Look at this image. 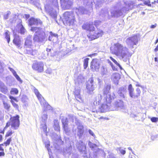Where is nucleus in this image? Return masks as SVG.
Instances as JSON below:
<instances>
[{"mask_svg":"<svg viewBox=\"0 0 158 158\" xmlns=\"http://www.w3.org/2000/svg\"><path fill=\"white\" fill-rule=\"evenodd\" d=\"M111 51L112 54L125 62L129 59L132 54L127 47L119 43L114 44Z\"/></svg>","mask_w":158,"mask_h":158,"instance_id":"1","label":"nucleus"},{"mask_svg":"<svg viewBox=\"0 0 158 158\" xmlns=\"http://www.w3.org/2000/svg\"><path fill=\"white\" fill-rule=\"evenodd\" d=\"M82 28L89 31V33L87 35L89 38L90 40H93L101 36L103 34L102 31L100 30L97 29L95 30V28L92 24L86 23L83 25Z\"/></svg>","mask_w":158,"mask_h":158,"instance_id":"2","label":"nucleus"},{"mask_svg":"<svg viewBox=\"0 0 158 158\" xmlns=\"http://www.w3.org/2000/svg\"><path fill=\"white\" fill-rule=\"evenodd\" d=\"M126 7H124L121 9L111 10L110 11L111 15H110L108 10L104 9L102 10L100 12V15L110 19L111 17H118L122 16L124 13H126L127 11Z\"/></svg>","mask_w":158,"mask_h":158,"instance_id":"3","label":"nucleus"},{"mask_svg":"<svg viewBox=\"0 0 158 158\" xmlns=\"http://www.w3.org/2000/svg\"><path fill=\"white\" fill-rule=\"evenodd\" d=\"M75 18L72 13L67 11L64 13L63 22L65 25L73 26L75 25Z\"/></svg>","mask_w":158,"mask_h":158,"instance_id":"4","label":"nucleus"},{"mask_svg":"<svg viewBox=\"0 0 158 158\" xmlns=\"http://www.w3.org/2000/svg\"><path fill=\"white\" fill-rule=\"evenodd\" d=\"M114 99L113 96L110 94H108L106 96V98H105L103 101V103L99 107V111L101 112L109 110V106L110 103L112 102V100Z\"/></svg>","mask_w":158,"mask_h":158,"instance_id":"5","label":"nucleus"},{"mask_svg":"<svg viewBox=\"0 0 158 158\" xmlns=\"http://www.w3.org/2000/svg\"><path fill=\"white\" fill-rule=\"evenodd\" d=\"M88 145L94 152L93 156L94 158H97V156L99 155V153H102L105 156L106 154L104 151L102 149H99L98 147V145L97 144L93 143L90 141H89Z\"/></svg>","mask_w":158,"mask_h":158,"instance_id":"6","label":"nucleus"},{"mask_svg":"<svg viewBox=\"0 0 158 158\" xmlns=\"http://www.w3.org/2000/svg\"><path fill=\"white\" fill-rule=\"evenodd\" d=\"M96 85L92 78H89L86 83V88L87 90V93L92 94L94 90Z\"/></svg>","mask_w":158,"mask_h":158,"instance_id":"7","label":"nucleus"},{"mask_svg":"<svg viewBox=\"0 0 158 158\" xmlns=\"http://www.w3.org/2000/svg\"><path fill=\"white\" fill-rule=\"evenodd\" d=\"M70 119H71L73 122V120L75 119V123L77 126V129L78 131L77 133L78 135L80 137H81L83 135L84 133V127L82 125V123H81L80 121L76 118L75 117L73 116H70Z\"/></svg>","mask_w":158,"mask_h":158,"instance_id":"8","label":"nucleus"},{"mask_svg":"<svg viewBox=\"0 0 158 158\" xmlns=\"http://www.w3.org/2000/svg\"><path fill=\"white\" fill-rule=\"evenodd\" d=\"M55 6L54 8L48 9L47 6L45 7V10L47 13L52 18H55L57 17V11L58 10V3L55 1Z\"/></svg>","mask_w":158,"mask_h":158,"instance_id":"9","label":"nucleus"},{"mask_svg":"<svg viewBox=\"0 0 158 158\" xmlns=\"http://www.w3.org/2000/svg\"><path fill=\"white\" fill-rule=\"evenodd\" d=\"M128 90L130 96L132 98H136L139 97L141 93V91L139 88H137L135 92L134 93V89L132 87L131 84H130L128 86Z\"/></svg>","mask_w":158,"mask_h":158,"instance_id":"10","label":"nucleus"},{"mask_svg":"<svg viewBox=\"0 0 158 158\" xmlns=\"http://www.w3.org/2000/svg\"><path fill=\"white\" fill-rule=\"evenodd\" d=\"M138 42V38L136 35L129 37L126 40V44L131 48H133L134 45H137Z\"/></svg>","mask_w":158,"mask_h":158,"instance_id":"11","label":"nucleus"},{"mask_svg":"<svg viewBox=\"0 0 158 158\" xmlns=\"http://www.w3.org/2000/svg\"><path fill=\"white\" fill-rule=\"evenodd\" d=\"M34 92L40 101L41 105L42 106H43L44 107H47V108L49 106L48 105V103L44 99L42 95L40 94L39 91L37 89H34Z\"/></svg>","mask_w":158,"mask_h":158,"instance_id":"12","label":"nucleus"},{"mask_svg":"<svg viewBox=\"0 0 158 158\" xmlns=\"http://www.w3.org/2000/svg\"><path fill=\"white\" fill-rule=\"evenodd\" d=\"M44 64L42 62H36L32 65V69L38 72H42L44 71Z\"/></svg>","mask_w":158,"mask_h":158,"instance_id":"13","label":"nucleus"},{"mask_svg":"<svg viewBox=\"0 0 158 158\" xmlns=\"http://www.w3.org/2000/svg\"><path fill=\"white\" fill-rule=\"evenodd\" d=\"M19 116L18 115L11 118V127L15 129H17L19 126Z\"/></svg>","mask_w":158,"mask_h":158,"instance_id":"14","label":"nucleus"},{"mask_svg":"<svg viewBox=\"0 0 158 158\" xmlns=\"http://www.w3.org/2000/svg\"><path fill=\"white\" fill-rule=\"evenodd\" d=\"M100 62L96 59H93L91 63V68L93 70L97 71L100 67Z\"/></svg>","mask_w":158,"mask_h":158,"instance_id":"15","label":"nucleus"},{"mask_svg":"<svg viewBox=\"0 0 158 158\" xmlns=\"http://www.w3.org/2000/svg\"><path fill=\"white\" fill-rule=\"evenodd\" d=\"M30 30L32 31L35 32V34L40 36L43 35L46 37L45 32L43 31L42 29L40 27H31Z\"/></svg>","mask_w":158,"mask_h":158,"instance_id":"16","label":"nucleus"},{"mask_svg":"<svg viewBox=\"0 0 158 158\" xmlns=\"http://www.w3.org/2000/svg\"><path fill=\"white\" fill-rule=\"evenodd\" d=\"M85 81L84 78L82 75H79L75 79V85L82 87L83 83Z\"/></svg>","mask_w":158,"mask_h":158,"instance_id":"17","label":"nucleus"},{"mask_svg":"<svg viewBox=\"0 0 158 158\" xmlns=\"http://www.w3.org/2000/svg\"><path fill=\"white\" fill-rule=\"evenodd\" d=\"M81 87H82L76 86V85L75 86V91H74L75 97L77 100L78 101L81 100L82 99L81 97L80 94L81 89Z\"/></svg>","mask_w":158,"mask_h":158,"instance_id":"18","label":"nucleus"},{"mask_svg":"<svg viewBox=\"0 0 158 158\" xmlns=\"http://www.w3.org/2000/svg\"><path fill=\"white\" fill-rule=\"evenodd\" d=\"M76 146L80 152H83L85 154L86 153L85 151L86 147L85 144L82 141H79L77 142L76 143Z\"/></svg>","mask_w":158,"mask_h":158,"instance_id":"19","label":"nucleus"},{"mask_svg":"<svg viewBox=\"0 0 158 158\" xmlns=\"http://www.w3.org/2000/svg\"><path fill=\"white\" fill-rule=\"evenodd\" d=\"M42 22L39 19H36L34 18H30L29 20V25L30 26L32 25H41Z\"/></svg>","mask_w":158,"mask_h":158,"instance_id":"20","label":"nucleus"},{"mask_svg":"<svg viewBox=\"0 0 158 158\" xmlns=\"http://www.w3.org/2000/svg\"><path fill=\"white\" fill-rule=\"evenodd\" d=\"M14 34V38L13 40V43L18 48H21L22 47V44L19 35L16 34Z\"/></svg>","mask_w":158,"mask_h":158,"instance_id":"21","label":"nucleus"},{"mask_svg":"<svg viewBox=\"0 0 158 158\" xmlns=\"http://www.w3.org/2000/svg\"><path fill=\"white\" fill-rule=\"evenodd\" d=\"M120 78V75L118 73H115L113 74L111 77V80L116 85L118 84L119 80Z\"/></svg>","mask_w":158,"mask_h":158,"instance_id":"22","label":"nucleus"},{"mask_svg":"<svg viewBox=\"0 0 158 158\" xmlns=\"http://www.w3.org/2000/svg\"><path fill=\"white\" fill-rule=\"evenodd\" d=\"M32 36L29 35L28 36L26 40L24 46L26 48H31L32 47Z\"/></svg>","mask_w":158,"mask_h":158,"instance_id":"23","label":"nucleus"},{"mask_svg":"<svg viewBox=\"0 0 158 158\" xmlns=\"http://www.w3.org/2000/svg\"><path fill=\"white\" fill-rule=\"evenodd\" d=\"M46 37L44 36H40L35 34L33 40L34 41L43 42L46 40Z\"/></svg>","mask_w":158,"mask_h":158,"instance_id":"24","label":"nucleus"},{"mask_svg":"<svg viewBox=\"0 0 158 158\" xmlns=\"http://www.w3.org/2000/svg\"><path fill=\"white\" fill-rule=\"evenodd\" d=\"M127 91L126 88L122 87L119 89L118 93L121 97L124 98L125 94H126Z\"/></svg>","mask_w":158,"mask_h":158,"instance_id":"25","label":"nucleus"},{"mask_svg":"<svg viewBox=\"0 0 158 158\" xmlns=\"http://www.w3.org/2000/svg\"><path fill=\"white\" fill-rule=\"evenodd\" d=\"M75 12L77 15L86 14L87 13V11L84 8L81 6L78 8H76L75 10Z\"/></svg>","mask_w":158,"mask_h":158,"instance_id":"26","label":"nucleus"},{"mask_svg":"<svg viewBox=\"0 0 158 158\" xmlns=\"http://www.w3.org/2000/svg\"><path fill=\"white\" fill-rule=\"evenodd\" d=\"M110 85H108L105 86L104 88L103 89V93L105 94L106 95V96L105 95V98H106V96L108 95V94H110L111 95L113 96V94H112V95H111V94H109L110 89Z\"/></svg>","mask_w":158,"mask_h":158,"instance_id":"27","label":"nucleus"},{"mask_svg":"<svg viewBox=\"0 0 158 158\" xmlns=\"http://www.w3.org/2000/svg\"><path fill=\"white\" fill-rule=\"evenodd\" d=\"M126 6H128V8H126L127 9V11L133 8V5L135 4V2L132 1H128L125 2Z\"/></svg>","mask_w":158,"mask_h":158,"instance_id":"28","label":"nucleus"},{"mask_svg":"<svg viewBox=\"0 0 158 158\" xmlns=\"http://www.w3.org/2000/svg\"><path fill=\"white\" fill-rule=\"evenodd\" d=\"M50 35L49 36L48 40L53 42L54 40H57L58 36V35L53 33L52 31L50 32Z\"/></svg>","mask_w":158,"mask_h":158,"instance_id":"29","label":"nucleus"},{"mask_svg":"<svg viewBox=\"0 0 158 158\" xmlns=\"http://www.w3.org/2000/svg\"><path fill=\"white\" fill-rule=\"evenodd\" d=\"M0 90L4 94H6L7 92V87L1 81H0Z\"/></svg>","mask_w":158,"mask_h":158,"instance_id":"30","label":"nucleus"},{"mask_svg":"<svg viewBox=\"0 0 158 158\" xmlns=\"http://www.w3.org/2000/svg\"><path fill=\"white\" fill-rule=\"evenodd\" d=\"M115 105L117 107L118 109L119 108H122L123 107L124 105L123 102L120 100H117L114 102Z\"/></svg>","mask_w":158,"mask_h":158,"instance_id":"31","label":"nucleus"},{"mask_svg":"<svg viewBox=\"0 0 158 158\" xmlns=\"http://www.w3.org/2000/svg\"><path fill=\"white\" fill-rule=\"evenodd\" d=\"M102 99V96L101 94H98L96 97L94 101V104L95 105H97V104H99L101 102Z\"/></svg>","mask_w":158,"mask_h":158,"instance_id":"32","label":"nucleus"},{"mask_svg":"<svg viewBox=\"0 0 158 158\" xmlns=\"http://www.w3.org/2000/svg\"><path fill=\"white\" fill-rule=\"evenodd\" d=\"M46 51L48 52V55H50L51 56H54L56 54V52L52 48H46Z\"/></svg>","mask_w":158,"mask_h":158,"instance_id":"33","label":"nucleus"},{"mask_svg":"<svg viewBox=\"0 0 158 158\" xmlns=\"http://www.w3.org/2000/svg\"><path fill=\"white\" fill-rule=\"evenodd\" d=\"M48 115L46 112H43L41 117V123H45L46 122Z\"/></svg>","mask_w":158,"mask_h":158,"instance_id":"34","label":"nucleus"},{"mask_svg":"<svg viewBox=\"0 0 158 158\" xmlns=\"http://www.w3.org/2000/svg\"><path fill=\"white\" fill-rule=\"evenodd\" d=\"M103 2V0H96L95 2H94V3L95 4L96 7L97 8L101 6Z\"/></svg>","mask_w":158,"mask_h":158,"instance_id":"35","label":"nucleus"},{"mask_svg":"<svg viewBox=\"0 0 158 158\" xmlns=\"http://www.w3.org/2000/svg\"><path fill=\"white\" fill-rule=\"evenodd\" d=\"M61 121L63 124V127L68 126V119L64 117H61Z\"/></svg>","mask_w":158,"mask_h":158,"instance_id":"36","label":"nucleus"},{"mask_svg":"<svg viewBox=\"0 0 158 158\" xmlns=\"http://www.w3.org/2000/svg\"><path fill=\"white\" fill-rule=\"evenodd\" d=\"M118 110L117 107L115 105L114 102L112 104L110 105L109 106V110L114 111Z\"/></svg>","mask_w":158,"mask_h":158,"instance_id":"37","label":"nucleus"},{"mask_svg":"<svg viewBox=\"0 0 158 158\" xmlns=\"http://www.w3.org/2000/svg\"><path fill=\"white\" fill-rule=\"evenodd\" d=\"M64 5L67 8L70 7L72 4V2L71 0H64Z\"/></svg>","mask_w":158,"mask_h":158,"instance_id":"38","label":"nucleus"},{"mask_svg":"<svg viewBox=\"0 0 158 158\" xmlns=\"http://www.w3.org/2000/svg\"><path fill=\"white\" fill-rule=\"evenodd\" d=\"M63 128L65 133L67 135H69L70 130L68 127V126L63 127Z\"/></svg>","mask_w":158,"mask_h":158,"instance_id":"39","label":"nucleus"},{"mask_svg":"<svg viewBox=\"0 0 158 158\" xmlns=\"http://www.w3.org/2000/svg\"><path fill=\"white\" fill-rule=\"evenodd\" d=\"M89 60V58H86L84 59V69H86L88 65V61Z\"/></svg>","mask_w":158,"mask_h":158,"instance_id":"40","label":"nucleus"},{"mask_svg":"<svg viewBox=\"0 0 158 158\" xmlns=\"http://www.w3.org/2000/svg\"><path fill=\"white\" fill-rule=\"evenodd\" d=\"M9 33V31H6L5 33V37L7 39L8 43H9L10 40V35Z\"/></svg>","mask_w":158,"mask_h":158,"instance_id":"41","label":"nucleus"},{"mask_svg":"<svg viewBox=\"0 0 158 158\" xmlns=\"http://www.w3.org/2000/svg\"><path fill=\"white\" fill-rule=\"evenodd\" d=\"M41 128H42L43 130V131L46 132L47 129V127L46 125V123H41Z\"/></svg>","mask_w":158,"mask_h":158,"instance_id":"42","label":"nucleus"},{"mask_svg":"<svg viewBox=\"0 0 158 158\" xmlns=\"http://www.w3.org/2000/svg\"><path fill=\"white\" fill-rule=\"evenodd\" d=\"M110 59L117 66H118L119 68L120 69H122V67L121 66V65H120V64L117 62L112 57L110 56Z\"/></svg>","mask_w":158,"mask_h":158,"instance_id":"43","label":"nucleus"},{"mask_svg":"<svg viewBox=\"0 0 158 158\" xmlns=\"http://www.w3.org/2000/svg\"><path fill=\"white\" fill-rule=\"evenodd\" d=\"M3 102L4 108L7 110H9L10 107V105L5 101H3Z\"/></svg>","mask_w":158,"mask_h":158,"instance_id":"44","label":"nucleus"},{"mask_svg":"<svg viewBox=\"0 0 158 158\" xmlns=\"http://www.w3.org/2000/svg\"><path fill=\"white\" fill-rule=\"evenodd\" d=\"M11 12L9 11H8L6 12L4 15V19H7L8 18Z\"/></svg>","mask_w":158,"mask_h":158,"instance_id":"45","label":"nucleus"},{"mask_svg":"<svg viewBox=\"0 0 158 158\" xmlns=\"http://www.w3.org/2000/svg\"><path fill=\"white\" fill-rule=\"evenodd\" d=\"M10 93L11 94H17L18 93V90L16 88H12L10 91Z\"/></svg>","mask_w":158,"mask_h":158,"instance_id":"46","label":"nucleus"},{"mask_svg":"<svg viewBox=\"0 0 158 158\" xmlns=\"http://www.w3.org/2000/svg\"><path fill=\"white\" fill-rule=\"evenodd\" d=\"M29 51L30 52V54L33 56L36 55L38 53V52L36 50L30 49Z\"/></svg>","mask_w":158,"mask_h":158,"instance_id":"47","label":"nucleus"},{"mask_svg":"<svg viewBox=\"0 0 158 158\" xmlns=\"http://www.w3.org/2000/svg\"><path fill=\"white\" fill-rule=\"evenodd\" d=\"M26 31V30L22 24L20 25V32L21 34H23Z\"/></svg>","mask_w":158,"mask_h":158,"instance_id":"48","label":"nucleus"},{"mask_svg":"<svg viewBox=\"0 0 158 158\" xmlns=\"http://www.w3.org/2000/svg\"><path fill=\"white\" fill-rule=\"evenodd\" d=\"M13 75L15 76V77L16 78V79L19 81L20 83H22V80L21 79L19 76L16 73L13 74Z\"/></svg>","mask_w":158,"mask_h":158,"instance_id":"49","label":"nucleus"},{"mask_svg":"<svg viewBox=\"0 0 158 158\" xmlns=\"http://www.w3.org/2000/svg\"><path fill=\"white\" fill-rule=\"evenodd\" d=\"M107 73V70L106 68H103L102 70L101 73L102 76L106 75Z\"/></svg>","mask_w":158,"mask_h":158,"instance_id":"50","label":"nucleus"},{"mask_svg":"<svg viewBox=\"0 0 158 158\" xmlns=\"http://www.w3.org/2000/svg\"><path fill=\"white\" fill-rule=\"evenodd\" d=\"M11 140V138H9L8 139L6 142H4L3 143V145L4 144L5 146H7V145H8L10 144V143Z\"/></svg>","mask_w":158,"mask_h":158,"instance_id":"51","label":"nucleus"},{"mask_svg":"<svg viewBox=\"0 0 158 158\" xmlns=\"http://www.w3.org/2000/svg\"><path fill=\"white\" fill-rule=\"evenodd\" d=\"M49 0L51 2H52L53 4H52V5H53V7H52V8H51V7H50V8H49V7H48V6L46 5V6H45V7L47 6V8L48 9H51V8H54V6H55L54 2H55V1L57 2L56 1V0ZM46 1H47V2H48L49 0H46Z\"/></svg>","mask_w":158,"mask_h":158,"instance_id":"52","label":"nucleus"},{"mask_svg":"<svg viewBox=\"0 0 158 158\" xmlns=\"http://www.w3.org/2000/svg\"><path fill=\"white\" fill-rule=\"evenodd\" d=\"M11 102L13 106L15 108L17 109L18 108L19 106L18 105L15 103L13 101L11 100Z\"/></svg>","mask_w":158,"mask_h":158,"instance_id":"53","label":"nucleus"},{"mask_svg":"<svg viewBox=\"0 0 158 158\" xmlns=\"http://www.w3.org/2000/svg\"><path fill=\"white\" fill-rule=\"evenodd\" d=\"M108 153L109 155L108 156H107V158H116L113 153L109 152Z\"/></svg>","mask_w":158,"mask_h":158,"instance_id":"54","label":"nucleus"},{"mask_svg":"<svg viewBox=\"0 0 158 158\" xmlns=\"http://www.w3.org/2000/svg\"><path fill=\"white\" fill-rule=\"evenodd\" d=\"M151 120L153 122H156L158 121V118L153 117L151 118Z\"/></svg>","mask_w":158,"mask_h":158,"instance_id":"55","label":"nucleus"},{"mask_svg":"<svg viewBox=\"0 0 158 158\" xmlns=\"http://www.w3.org/2000/svg\"><path fill=\"white\" fill-rule=\"evenodd\" d=\"M45 144L46 147L47 148L48 151L49 152V149L48 148L49 146H50L49 141H47L46 142H45Z\"/></svg>","mask_w":158,"mask_h":158,"instance_id":"56","label":"nucleus"},{"mask_svg":"<svg viewBox=\"0 0 158 158\" xmlns=\"http://www.w3.org/2000/svg\"><path fill=\"white\" fill-rule=\"evenodd\" d=\"M94 25L96 26L97 27L101 23V22L99 20H96L94 21Z\"/></svg>","mask_w":158,"mask_h":158,"instance_id":"57","label":"nucleus"},{"mask_svg":"<svg viewBox=\"0 0 158 158\" xmlns=\"http://www.w3.org/2000/svg\"><path fill=\"white\" fill-rule=\"evenodd\" d=\"M118 149L119 151L122 154L124 155L125 153L126 152L125 150H123V149L120 148H119Z\"/></svg>","mask_w":158,"mask_h":158,"instance_id":"58","label":"nucleus"},{"mask_svg":"<svg viewBox=\"0 0 158 158\" xmlns=\"http://www.w3.org/2000/svg\"><path fill=\"white\" fill-rule=\"evenodd\" d=\"M55 130L57 131H60V127L59 124L56 123V126L54 127Z\"/></svg>","mask_w":158,"mask_h":158,"instance_id":"59","label":"nucleus"},{"mask_svg":"<svg viewBox=\"0 0 158 158\" xmlns=\"http://www.w3.org/2000/svg\"><path fill=\"white\" fill-rule=\"evenodd\" d=\"M72 148V147L71 146H70L69 147V148H68V149H67L66 150V152L64 151V152H66L68 153H70V151L71 150Z\"/></svg>","mask_w":158,"mask_h":158,"instance_id":"60","label":"nucleus"},{"mask_svg":"<svg viewBox=\"0 0 158 158\" xmlns=\"http://www.w3.org/2000/svg\"><path fill=\"white\" fill-rule=\"evenodd\" d=\"M110 64L111 66L112 69L114 71H115L117 70L116 68H115V67L113 64L110 61Z\"/></svg>","mask_w":158,"mask_h":158,"instance_id":"61","label":"nucleus"},{"mask_svg":"<svg viewBox=\"0 0 158 158\" xmlns=\"http://www.w3.org/2000/svg\"><path fill=\"white\" fill-rule=\"evenodd\" d=\"M13 134V132L11 131H8L7 133H6V136H11L12 134Z\"/></svg>","mask_w":158,"mask_h":158,"instance_id":"62","label":"nucleus"},{"mask_svg":"<svg viewBox=\"0 0 158 158\" xmlns=\"http://www.w3.org/2000/svg\"><path fill=\"white\" fill-rule=\"evenodd\" d=\"M9 69L10 71L11 72L13 73V75L16 73V72H15V71L12 68H10V67H9Z\"/></svg>","mask_w":158,"mask_h":158,"instance_id":"63","label":"nucleus"},{"mask_svg":"<svg viewBox=\"0 0 158 158\" xmlns=\"http://www.w3.org/2000/svg\"><path fill=\"white\" fill-rule=\"evenodd\" d=\"M6 96L1 94V99H2L3 100H4L6 99Z\"/></svg>","mask_w":158,"mask_h":158,"instance_id":"64","label":"nucleus"}]
</instances>
